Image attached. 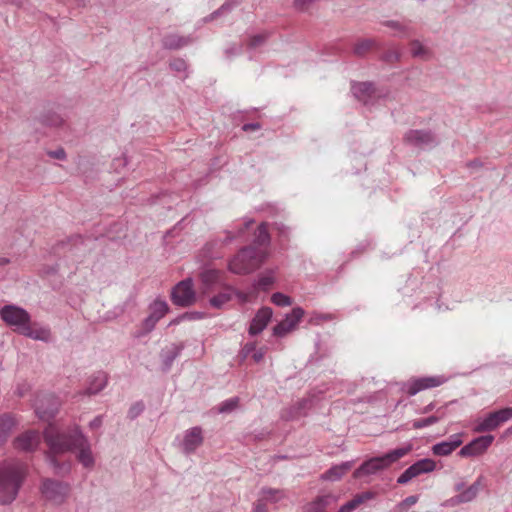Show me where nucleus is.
<instances>
[{
  "label": "nucleus",
  "instance_id": "20e7f679",
  "mask_svg": "<svg viewBox=\"0 0 512 512\" xmlns=\"http://www.w3.org/2000/svg\"><path fill=\"white\" fill-rule=\"evenodd\" d=\"M410 450L411 445H407L405 447L391 450L382 456L370 458L369 460L363 462L361 466L354 471V477L359 478L363 475H372L378 471L384 470L392 463L408 454Z\"/></svg>",
  "mask_w": 512,
  "mask_h": 512
},
{
  "label": "nucleus",
  "instance_id": "3c124183",
  "mask_svg": "<svg viewBox=\"0 0 512 512\" xmlns=\"http://www.w3.org/2000/svg\"><path fill=\"white\" fill-rule=\"evenodd\" d=\"M331 319L330 315L316 314L310 318V323L318 325L323 320Z\"/></svg>",
  "mask_w": 512,
  "mask_h": 512
},
{
  "label": "nucleus",
  "instance_id": "e433bc0d",
  "mask_svg": "<svg viewBox=\"0 0 512 512\" xmlns=\"http://www.w3.org/2000/svg\"><path fill=\"white\" fill-rule=\"evenodd\" d=\"M442 416L431 415L427 418L416 419L412 422L413 429H423L439 422Z\"/></svg>",
  "mask_w": 512,
  "mask_h": 512
},
{
  "label": "nucleus",
  "instance_id": "37998d69",
  "mask_svg": "<svg viewBox=\"0 0 512 512\" xmlns=\"http://www.w3.org/2000/svg\"><path fill=\"white\" fill-rule=\"evenodd\" d=\"M343 475L344 473L342 472L341 468L338 467V465H335L327 470L323 474L322 478L325 480L336 481L339 480Z\"/></svg>",
  "mask_w": 512,
  "mask_h": 512
},
{
  "label": "nucleus",
  "instance_id": "39448f33",
  "mask_svg": "<svg viewBox=\"0 0 512 512\" xmlns=\"http://www.w3.org/2000/svg\"><path fill=\"white\" fill-rule=\"evenodd\" d=\"M0 316L7 325L20 334L31 320L29 313L16 305L3 306L0 309Z\"/></svg>",
  "mask_w": 512,
  "mask_h": 512
},
{
  "label": "nucleus",
  "instance_id": "5fc2aeb1",
  "mask_svg": "<svg viewBox=\"0 0 512 512\" xmlns=\"http://www.w3.org/2000/svg\"><path fill=\"white\" fill-rule=\"evenodd\" d=\"M264 41H265V36L264 35H255L254 37L251 38L250 46L251 47H257L260 44H262Z\"/></svg>",
  "mask_w": 512,
  "mask_h": 512
},
{
  "label": "nucleus",
  "instance_id": "6ab92c4d",
  "mask_svg": "<svg viewBox=\"0 0 512 512\" xmlns=\"http://www.w3.org/2000/svg\"><path fill=\"white\" fill-rule=\"evenodd\" d=\"M40 443L39 434L36 431H27L14 440V447L19 451L32 452Z\"/></svg>",
  "mask_w": 512,
  "mask_h": 512
},
{
  "label": "nucleus",
  "instance_id": "473e14b6",
  "mask_svg": "<svg viewBox=\"0 0 512 512\" xmlns=\"http://www.w3.org/2000/svg\"><path fill=\"white\" fill-rule=\"evenodd\" d=\"M35 412L41 420L49 421L57 414L58 405L54 403L49 408L45 409L42 405L36 404Z\"/></svg>",
  "mask_w": 512,
  "mask_h": 512
},
{
  "label": "nucleus",
  "instance_id": "4468645a",
  "mask_svg": "<svg viewBox=\"0 0 512 512\" xmlns=\"http://www.w3.org/2000/svg\"><path fill=\"white\" fill-rule=\"evenodd\" d=\"M493 441V435L479 436L463 446L459 451V455L461 457H475L482 455L491 446Z\"/></svg>",
  "mask_w": 512,
  "mask_h": 512
},
{
  "label": "nucleus",
  "instance_id": "c756f323",
  "mask_svg": "<svg viewBox=\"0 0 512 512\" xmlns=\"http://www.w3.org/2000/svg\"><path fill=\"white\" fill-rule=\"evenodd\" d=\"M14 425L15 421L10 415L0 417V445L6 441Z\"/></svg>",
  "mask_w": 512,
  "mask_h": 512
},
{
  "label": "nucleus",
  "instance_id": "a878e982",
  "mask_svg": "<svg viewBox=\"0 0 512 512\" xmlns=\"http://www.w3.org/2000/svg\"><path fill=\"white\" fill-rule=\"evenodd\" d=\"M286 498V493L284 490L263 487L259 492V498L263 503L267 504H276Z\"/></svg>",
  "mask_w": 512,
  "mask_h": 512
},
{
  "label": "nucleus",
  "instance_id": "393cba45",
  "mask_svg": "<svg viewBox=\"0 0 512 512\" xmlns=\"http://www.w3.org/2000/svg\"><path fill=\"white\" fill-rule=\"evenodd\" d=\"M182 350L183 345L181 344H172L170 347L162 350L163 371L168 372L171 369L174 360L181 354Z\"/></svg>",
  "mask_w": 512,
  "mask_h": 512
},
{
  "label": "nucleus",
  "instance_id": "864d4df0",
  "mask_svg": "<svg viewBox=\"0 0 512 512\" xmlns=\"http://www.w3.org/2000/svg\"><path fill=\"white\" fill-rule=\"evenodd\" d=\"M252 512H269V511L266 507V504L263 503L260 499H258L254 504Z\"/></svg>",
  "mask_w": 512,
  "mask_h": 512
},
{
  "label": "nucleus",
  "instance_id": "4be33fe9",
  "mask_svg": "<svg viewBox=\"0 0 512 512\" xmlns=\"http://www.w3.org/2000/svg\"><path fill=\"white\" fill-rule=\"evenodd\" d=\"M33 340L49 342L51 340V331L47 326H39L37 323L27 324L21 333Z\"/></svg>",
  "mask_w": 512,
  "mask_h": 512
},
{
  "label": "nucleus",
  "instance_id": "c85d7f7f",
  "mask_svg": "<svg viewBox=\"0 0 512 512\" xmlns=\"http://www.w3.org/2000/svg\"><path fill=\"white\" fill-rule=\"evenodd\" d=\"M234 292L235 290L229 287L225 291L210 298L209 303L213 308L221 309L226 303L231 301Z\"/></svg>",
  "mask_w": 512,
  "mask_h": 512
},
{
  "label": "nucleus",
  "instance_id": "f03ea898",
  "mask_svg": "<svg viewBox=\"0 0 512 512\" xmlns=\"http://www.w3.org/2000/svg\"><path fill=\"white\" fill-rule=\"evenodd\" d=\"M27 471V465L17 459L0 463V504H10L15 500Z\"/></svg>",
  "mask_w": 512,
  "mask_h": 512
},
{
  "label": "nucleus",
  "instance_id": "bf43d9fd",
  "mask_svg": "<svg viewBox=\"0 0 512 512\" xmlns=\"http://www.w3.org/2000/svg\"><path fill=\"white\" fill-rule=\"evenodd\" d=\"M435 408V404L433 402L429 403L425 407H423L421 410L418 411L419 414H426L431 412Z\"/></svg>",
  "mask_w": 512,
  "mask_h": 512
},
{
  "label": "nucleus",
  "instance_id": "5701e85b",
  "mask_svg": "<svg viewBox=\"0 0 512 512\" xmlns=\"http://www.w3.org/2000/svg\"><path fill=\"white\" fill-rule=\"evenodd\" d=\"M482 480L483 478L479 477L472 485L461 491L452 500L455 503H468L473 501L482 487Z\"/></svg>",
  "mask_w": 512,
  "mask_h": 512
},
{
  "label": "nucleus",
  "instance_id": "412c9836",
  "mask_svg": "<svg viewBox=\"0 0 512 512\" xmlns=\"http://www.w3.org/2000/svg\"><path fill=\"white\" fill-rule=\"evenodd\" d=\"M192 36H181L177 33L166 34L162 38V46L168 50H178L193 42Z\"/></svg>",
  "mask_w": 512,
  "mask_h": 512
},
{
  "label": "nucleus",
  "instance_id": "e2e57ef3",
  "mask_svg": "<svg viewBox=\"0 0 512 512\" xmlns=\"http://www.w3.org/2000/svg\"><path fill=\"white\" fill-rule=\"evenodd\" d=\"M239 51H240L239 47L233 46L226 50V54L229 56L230 54H237V53H239Z\"/></svg>",
  "mask_w": 512,
  "mask_h": 512
},
{
  "label": "nucleus",
  "instance_id": "f3484780",
  "mask_svg": "<svg viewBox=\"0 0 512 512\" xmlns=\"http://www.w3.org/2000/svg\"><path fill=\"white\" fill-rule=\"evenodd\" d=\"M272 315L273 311L270 307H262L259 309L251 320L248 333L251 336L260 334L267 327Z\"/></svg>",
  "mask_w": 512,
  "mask_h": 512
},
{
  "label": "nucleus",
  "instance_id": "69168bd1",
  "mask_svg": "<svg viewBox=\"0 0 512 512\" xmlns=\"http://www.w3.org/2000/svg\"><path fill=\"white\" fill-rule=\"evenodd\" d=\"M253 222H254V221H253L252 219H248V220H246V221L244 222V226H245V228H246V229H247V228H249V227H250V225H252V224H253Z\"/></svg>",
  "mask_w": 512,
  "mask_h": 512
},
{
  "label": "nucleus",
  "instance_id": "6e6552de",
  "mask_svg": "<svg viewBox=\"0 0 512 512\" xmlns=\"http://www.w3.org/2000/svg\"><path fill=\"white\" fill-rule=\"evenodd\" d=\"M446 378L444 376H427L419 378H411L407 382L402 384L401 390L407 393L409 396H414L420 391L438 387L445 383Z\"/></svg>",
  "mask_w": 512,
  "mask_h": 512
},
{
  "label": "nucleus",
  "instance_id": "423d86ee",
  "mask_svg": "<svg viewBox=\"0 0 512 512\" xmlns=\"http://www.w3.org/2000/svg\"><path fill=\"white\" fill-rule=\"evenodd\" d=\"M512 419V407H506L479 418L473 428L476 433L490 432Z\"/></svg>",
  "mask_w": 512,
  "mask_h": 512
},
{
  "label": "nucleus",
  "instance_id": "c03bdc74",
  "mask_svg": "<svg viewBox=\"0 0 512 512\" xmlns=\"http://www.w3.org/2000/svg\"><path fill=\"white\" fill-rule=\"evenodd\" d=\"M145 409V405L142 401H138V402H135L134 404L131 405V407L129 408L128 410V413H127V416L129 419L131 420H134L136 419L139 415L142 414V412L144 411Z\"/></svg>",
  "mask_w": 512,
  "mask_h": 512
},
{
  "label": "nucleus",
  "instance_id": "bb28decb",
  "mask_svg": "<svg viewBox=\"0 0 512 512\" xmlns=\"http://www.w3.org/2000/svg\"><path fill=\"white\" fill-rule=\"evenodd\" d=\"M39 121L44 126L56 128L64 123V118L54 110H47L41 114Z\"/></svg>",
  "mask_w": 512,
  "mask_h": 512
},
{
  "label": "nucleus",
  "instance_id": "9d476101",
  "mask_svg": "<svg viewBox=\"0 0 512 512\" xmlns=\"http://www.w3.org/2000/svg\"><path fill=\"white\" fill-rule=\"evenodd\" d=\"M436 463L433 459L424 458L420 459L411 466H409L397 479L398 484H407L413 478L434 471Z\"/></svg>",
  "mask_w": 512,
  "mask_h": 512
},
{
  "label": "nucleus",
  "instance_id": "a19ab883",
  "mask_svg": "<svg viewBox=\"0 0 512 512\" xmlns=\"http://www.w3.org/2000/svg\"><path fill=\"white\" fill-rule=\"evenodd\" d=\"M238 403H239V398L238 397H232V398H229L225 401H223L219 407H218V412L219 413H230L232 412L233 410H235L238 406Z\"/></svg>",
  "mask_w": 512,
  "mask_h": 512
},
{
  "label": "nucleus",
  "instance_id": "1a4fd4ad",
  "mask_svg": "<svg viewBox=\"0 0 512 512\" xmlns=\"http://www.w3.org/2000/svg\"><path fill=\"white\" fill-rule=\"evenodd\" d=\"M172 302L180 307H188L195 302L196 295L191 278L180 281L171 292Z\"/></svg>",
  "mask_w": 512,
  "mask_h": 512
},
{
  "label": "nucleus",
  "instance_id": "ea45409f",
  "mask_svg": "<svg viewBox=\"0 0 512 512\" xmlns=\"http://www.w3.org/2000/svg\"><path fill=\"white\" fill-rule=\"evenodd\" d=\"M383 24L389 28L394 29L397 32L396 35H398V36H407L410 34L409 26L405 25L401 22L389 20V21H385Z\"/></svg>",
  "mask_w": 512,
  "mask_h": 512
},
{
  "label": "nucleus",
  "instance_id": "6e6d98bb",
  "mask_svg": "<svg viewBox=\"0 0 512 512\" xmlns=\"http://www.w3.org/2000/svg\"><path fill=\"white\" fill-rule=\"evenodd\" d=\"M304 512H326V511L323 510L318 505L316 507H314V502H311V503H309L308 505L305 506Z\"/></svg>",
  "mask_w": 512,
  "mask_h": 512
},
{
  "label": "nucleus",
  "instance_id": "7c9ffc66",
  "mask_svg": "<svg viewBox=\"0 0 512 512\" xmlns=\"http://www.w3.org/2000/svg\"><path fill=\"white\" fill-rule=\"evenodd\" d=\"M275 282V275L273 270H268L258 276L254 286L261 290H268Z\"/></svg>",
  "mask_w": 512,
  "mask_h": 512
},
{
  "label": "nucleus",
  "instance_id": "4d7b16f0",
  "mask_svg": "<svg viewBox=\"0 0 512 512\" xmlns=\"http://www.w3.org/2000/svg\"><path fill=\"white\" fill-rule=\"evenodd\" d=\"M260 124L255 122V123H246L243 125L242 129L244 131H255V130H259L260 129Z\"/></svg>",
  "mask_w": 512,
  "mask_h": 512
},
{
  "label": "nucleus",
  "instance_id": "052dcab7",
  "mask_svg": "<svg viewBox=\"0 0 512 512\" xmlns=\"http://www.w3.org/2000/svg\"><path fill=\"white\" fill-rule=\"evenodd\" d=\"M101 424H102V419H101V417H100V416H97V417H95V418H94V419L89 423V426H90L91 428H98V427H100V426H101Z\"/></svg>",
  "mask_w": 512,
  "mask_h": 512
},
{
  "label": "nucleus",
  "instance_id": "09e8293b",
  "mask_svg": "<svg viewBox=\"0 0 512 512\" xmlns=\"http://www.w3.org/2000/svg\"><path fill=\"white\" fill-rule=\"evenodd\" d=\"M48 155L52 158L64 160L66 158V152L63 148L56 149L48 152Z\"/></svg>",
  "mask_w": 512,
  "mask_h": 512
},
{
  "label": "nucleus",
  "instance_id": "8fccbe9b",
  "mask_svg": "<svg viewBox=\"0 0 512 512\" xmlns=\"http://www.w3.org/2000/svg\"><path fill=\"white\" fill-rule=\"evenodd\" d=\"M400 58V54L396 50L388 51L384 54V60L387 62L397 61Z\"/></svg>",
  "mask_w": 512,
  "mask_h": 512
},
{
  "label": "nucleus",
  "instance_id": "2eb2a0df",
  "mask_svg": "<svg viewBox=\"0 0 512 512\" xmlns=\"http://www.w3.org/2000/svg\"><path fill=\"white\" fill-rule=\"evenodd\" d=\"M404 139L408 144L419 148H427L436 143L434 135L426 130H410Z\"/></svg>",
  "mask_w": 512,
  "mask_h": 512
},
{
  "label": "nucleus",
  "instance_id": "79ce46f5",
  "mask_svg": "<svg viewBox=\"0 0 512 512\" xmlns=\"http://www.w3.org/2000/svg\"><path fill=\"white\" fill-rule=\"evenodd\" d=\"M271 301L273 304L280 306V307H286L290 306L292 304V300L289 296L276 292L271 296Z\"/></svg>",
  "mask_w": 512,
  "mask_h": 512
},
{
  "label": "nucleus",
  "instance_id": "603ef678",
  "mask_svg": "<svg viewBox=\"0 0 512 512\" xmlns=\"http://www.w3.org/2000/svg\"><path fill=\"white\" fill-rule=\"evenodd\" d=\"M264 355H265V349H264V348H260V349H258V350L256 349V350L251 354V357H252V359H253L256 363H258V362H260V361L263 359Z\"/></svg>",
  "mask_w": 512,
  "mask_h": 512
},
{
  "label": "nucleus",
  "instance_id": "7ed1b4c3",
  "mask_svg": "<svg viewBox=\"0 0 512 512\" xmlns=\"http://www.w3.org/2000/svg\"><path fill=\"white\" fill-rule=\"evenodd\" d=\"M266 255L255 246L241 249L228 264V269L234 274H247L254 271L265 259Z\"/></svg>",
  "mask_w": 512,
  "mask_h": 512
},
{
  "label": "nucleus",
  "instance_id": "f704fd0d",
  "mask_svg": "<svg viewBox=\"0 0 512 512\" xmlns=\"http://www.w3.org/2000/svg\"><path fill=\"white\" fill-rule=\"evenodd\" d=\"M270 242V236L267 230V225L261 223L257 229L254 243L258 246L268 245Z\"/></svg>",
  "mask_w": 512,
  "mask_h": 512
},
{
  "label": "nucleus",
  "instance_id": "ddd939ff",
  "mask_svg": "<svg viewBox=\"0 0 512 512\" xmlns=\"http://www.w3.org/2000/svg\"><path fill=\"white\" fill-rule=\"evenodd\" d=\"M304 310L301 307H295L290 314H287L285 319L273 327V335L276 337H285L288 333L293 331L302 317Z\"/></svg>",
  "mask_w": 512,
  "mask_h": 512
},
{
  "label": "nucleus",
  "instance_id": "680f3d73",
  "mask_svg": "<svg viewBox=\"0 0 512 512\" xmlns=\"http://www.w3.org/2000/svg\"><path fill=\"white\" fill-rule=\"evenodd\" d=\"M213 245H218V243H217V242H215V243H208V244L205 246V252H206V254H207V256H208V257H210V258H217V257H218V255L213 254V253H211V252L209 251V250H210V247H211V246H213Z\"/></svg>",
  "mask_w": 512,
  "mask_h": 512
},
{
  "label": "nucleus",
  "instance_id": "aec40b11",
  "mask_svg": "<svg viewBox=\"0 0 512 512\" xmlns=\"http://www.w3.org/2000/svg\"><path fill=\"white\" fill-rule=\"evenodd\" d=\"M462 434L457 433L449 437L448 440L439 442L432 446V452L436 456H448L462 444Z\"/></svg>",
  "mask_w": 512,
  "mask_h": 512
},
{
  "label": "nucleus",
  "instance_id": "2f4dec72",
  "mask_svg": "<svg viewBox=\"0 0 512 512\" xmlns=\"http://www.w3.org/2000/svg\"><path fill=\"white\" fill-rule=\"evenodd\" d=\"M308 401L303 399L296 406H292L283 410L281 417L284 420H293L299 418L302 415V410L307 406Z\"/></svg>",
  "mask_w": 512,
  "mask_h": 512
},
{
  "label": "nucleus",
  "instance_id": "a18cd8bd",
  "mask_svg": "<svg viewBox=\"0 0 512 512\" xmlns=\"http://www.w3.org/2000/svg\"><path fill=\"white\" fill-rule=\"evenodd\" d=\"M170 68L177 73H186L188 65L184 59L176 58L170 62ZM185 77H187V74L184 75Z\"/></svg>",
  "mask_w": 512,
  "mask_h": 512
},
{
  "label": "nucleus",
  "instance_id": "774afa93",
  "mask_svg": "<svg viewBox=\"0 0 512 512\" xmlns=\"http://www.w3.org/2000/svg\"><path fill=\"white\" fill-rule=\"evenodd\" d=\"M238 297L241 299V300H245L246 299V296L242 293H237Z\"/></svg>",
  "mask_w": 512,
  "mask_h": 512
},
{
  "label": "nucleus",
  "instance_id": "f257e3e1",
  "mask_svg": "<svg viewBox=\"0 0 512 512\" xmlns=\"http://www.w3.org/2000/svg\"><path fill=\"white\" fill-rule=\"evenodd\" d=\"M44 440L49 447L47 459L56 474L70 472V462L60 463L56 456L68 451L76 450V458L87 469L94 467L95 458L92 453L88 438L82 433L78 425H74L69 431L61 432L53 425L44 430Z\"/></svg>",
  "mask_w": 512,
  "mask_h": 512
},
{
  "label": "nucleus",
  "instance_id": "cd10ccee",
  "mask_svg": "<svg viewBox=\"0 0 512 512\" xmlns=\"http://www.w3.org/2000/svg\"><path fill=\"white\" fill-rule=\"evenodd\" d=\"M372 497L373 495L370 492L358 494L355 497H353V499L342 505L339 508V512H351L354 509H356L360 504L364 503L366 500L371 499Z\"/></svg>",
  "mask_w": 512,
  "mask_h": 512
},
{
  "label": "nucleus",
  "instance_id": "4c0bfd02",
  "mask_svg": "<svg viewBox=\"0 0 512 512\" xmlns=\"http://www.w3.org/2000/svg\"><path fill=\"white\" fill-rule=\"evenodd\" d=\"M375 45L372 39H363L357 42L354 46L353 52L357 56H364Z\"/></svg>",
  "mask_w": 512,
  "mask_h": 512
},
{
  "label": "nucleus",
  "instance_id": "b1692460",
  "mask_svg": "<svg viewBox=\"0 0 512 512\" xmlns=\"http://www.w3.org/2000/svg\"><path fill=\"white\" fill-rule=\"evenodd\" d=\"M107 375L104 372L93 374L89 380L88 386L83 392L84 395H95L102 391L107 385Z\"/></svg>",
  "mask_w": 512,
  "mask_h": 512
},
{
  "label": "nucleus",
  "instance_id": "c9c22d12",
  "mask_svg": "<svg viewBox=\"0 0 512 512\" xmlns=\"http://www.w3.org/2000/svg\"><path fill=\"white\" fill-rule=\"evenodd\" d=\"M410 52L413 57L426 59L429 56L428 49L418 40L410 43Z\"/></svg>",
  "mask_w": 512,
  "mask_h": 512
},
{
  "label": "nucleus",
  "instance_id": "72a5a7b5",
  "mask_svg": "<svg viewBox=\"0 0 512 512\" xmlns=\"http://www.w3.org/2000/svg\"><path fill=\"white\" fill-rule=\"evenodd\" d=\"M338 501V497L333 494H325L316 498L314 502V507L317 505L326 511L327 508L334 506Z\"/></svg>",
  "mask_w": 512,
  "mask_h": 512
},
{
  "label": "nucleus",
  "instance_id": "9b49d317",
  "mask_svg": "<svg viewBox=\"0 0 512 512\" xmlns=\"http://www.w3.org/2000/svg\"><path fill=\"white\" fill-rule=\"evenodd\" d=\"M351 92L364 105L372 104L376 98L383 96L372 82H352Z\"/></svg>",
  "mask_w": 512,
  "mask_h": 512
},
{
  "label": "nucleus",
  "instance_id": "338daca9",
  "mask_svg": "<svg viewBox=\"0 0 512 512\" xmlns=\"http://www.w3.org/2000/svg\"><path fill=\"white\" fill-rule=\"evenodd\" d=\"M463 487H464V484L463 483H458L456 486H455V489L457 491H463Z\"/></svg>",
  "mask_w": 512,
  "mask_h": 512
},
{
  "label": "nucleus",
  "instance_id": "dca6fc26",
  "mask_svg": "<svg viewBox=\"0 0 512 512\" xmlns=\"http://www.w3.org/2000/svg\"><path fill=\"white\" fill-rule=\"evenodd\" d=\"M222 274L220 270L205 268L200 273L202 293L207 294L215 287L223 285Z\"/></svg>",
  "mask_w": 512,
  "mask_h": 512
},
{
  "label": "nucleus",
  "instance_id": "de8ad7c7",
  "mask_svg": "<svg viewBox=\"0 0 512 512\" xmlns=\"http://www.w3.org/2000/svg\"><path fill=\"white\" fill-rule=\"evenodd\" d=\"M255 350H256V343L248 342L243 346L241 353H242L243 357L246 358V357L250 356Z\"/></svg>",
  "mask_w": 512,
  "mask_h": 512
},
{
  "label": "nucleus",
  "instance_id": "58836bf2",
  "mask_svg": "<svg viewBox=\"0 0 512 512\" xmlns=\"http://www.w3.org/2000/svg\"><path fill=\"white\" fill-rule=\"evenodd\" d=\"M240 3V0H226L224 4H222V6L217 9L216 11H214L208 18L207 20H212L216 17H218L219 15H222L224 13H227V12H230L234 7H236L238 4Z\"/></svg>",
  "mask_w": 512,
  "mask_h": 512
},
{
  "label": "nucleus",
  "instance_id": "49530a36",
  "mask_svg": "<svg viewBox=\"0 0 512 512\" xmlns=\"http://www.w3.org/2000/svg\"><path fill=\"white\" fill-rule=\"evenodd\" d=\"M418 497L417 496H409L405 498L403 501H401L397 506V512H404L406 511L410 506H413L417 503Z\"/></svg>",
  "mask_w": 512,
  "mask_h": 512
},
{
  "label": "nucleus",
  "instance_id": "0e129e2a",
  "mask_svg": "<svg viewBox=\"0 0 512 512\" xmlns=\"http://www.w3.org/2000/svg\"><path fill=\"white\" fill-rule=\"evenodd\" d=\"M276 227L281 234H286L287 228L283 224H277Z\"/></svg>",
  "mask_w": 512,
  "mask_h": 512
},
{
  "label": "nucleus",
  "instance_id": "a211bd4d",
  "mask_svg": "<svg viewBox=\"0 0 512 512\" xmlns=\"http://www.w3.org/2000/svg\"><path fill=\"white\" fill-rule=\"evenodd\" d=\"M202 443V429L198 426L192 427L184 433L182 450L186 454L193 453Z\"/></svg>",
  "mask_w": 512,
  "mask_h": 512
},
{
  "label": "nucleus",
  "instance_id": "0eeeda50",
  "mask_svg": "<svg viewBox=\"0 0 512 512\" xmlns=\"http://www.w3.org/2000/svg\"><path fill=\"white\" fill-rule=\"evenodd\" d=\"M70 486L60 481L45 479L41 486L43 497L53 504H62L67 498Z\"/></svg>",
  "mask_w": 512,
  "mask_h": 512
},
{
  "label": "nucleus",
  "instance_id": "13d9d810",
  "mask_svg": "<svg viewBox=\"0 0 512 512\" xmlns=\"http://www.w3.org/2000/svg\"><path fill=\"white\" fill-rule=\"evenodd\" d=\"M353 466V461H346L338 465L341 468L342 472L345 474L349 471Z\"/></svg>",
  "mask_w": 512,
  "mask_h": 512
},
{
  "label": "nucleus",
  "instance_id": "f8f14e48",
  "mask_svg": "<svg viewBox=\"0 0 512 512\" xmlns=\"http://www.w3.org/2000/svg\"><path fill=\"white\" fill-rule=\"evenodd\" d=\"M149 310L150 314L142 322L144 333H149L155 328L157 322L168 313L169 306L166 301L156 299L150 304Z\"/></svg>",
  "mask_w": 512,
  "mask_h": 512
}]
</instances>
